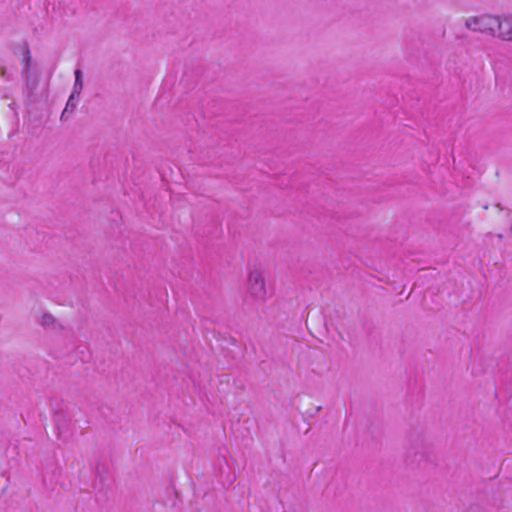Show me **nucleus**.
<instances>
[{"label": "nucleus", "instance_id": "nucleus-12", "mask_svg": "<svg viewBox=\"0 0 512 512\" xmlns=\"http://www.w3.org/2000/svg\"><path fill=\"white\" fill-rule=\"evenodd\" d=\"M321 410V406H318L316 409H315V413L319 412Z\"/></svg>", "mask_w": 512, "mask_h": 512}, {"label": "nucleus", "instance_id": "nucleus-4", "mask_svg": "<svg viewBox=\"0 0 512 512\" xmlns=\"http://www.w3.org/2000/svg\"><path fill=\"white\" fill-rule=\"evenodd\" d=\"M496 33L499 38L512 41V16L503 18L497 16Z\"/></svg>", "mask_w": 512, "mask_h": 512}, {"label": "nucleus", "instance_id": "nucleus-9", "mask_svg": "<svg viewBox=\"0 0 512 512\" xmlns=\"http://www.w3.org/2000/svg\"><path fill=\"white\" fill-rule=\"evenodd\" d=\"M74 75H75V82H74L72 94L79 96L83 89V74L80 69H76L74 72Z\"/></svg>", "mask_w": 512, "mask_h": 512}, {"label": "nucleus", "instance_id": "nucleus-3", "mask_svg": "<svg viewBox=\"0 0 512 512\" xmlns=\"http://www.w3.org/2000/svg\"><path fill=\"white\" fill-rule=\"evenodd\" d=\"M248 292L255 299H264L266 296L265 280L262 274L255 270L250 272L248 276Z\"/></svg>", "mask_w": 512, "mask_h": 512}, {"label": "nucleus", "instance_id": "nucleus-11", "mask_svg": "<svg viewBox=\"0 0 512 512\" xmlns=\"http://www.w3.org/2000/svg\"><path fill=\"white\" fill-rule=\"evenodd\" d=\"M0 73H1L2 77L6 78V80H10V75L8 74V72H7L5 67H1L0 68Z\"/></svg>", "mask_w": 512, "mask_h": 512}, {"label": "nucleus", "instance_id": "nucleus-7", "mask_svg": "<svg viewBox=\"0 0 512 512\" xmlns=\"http://www.w3.org/2000/svg\"><path fill=\"white\" fill-rule=\"evenodd\" d=\"M79 102V96L72 94L69 96L66 106L61 114V120L64 121L67 119L68 114H72L75 108L77 107Z\"/></svg>", "mask_w": 512, "mask_h": 512}, {"label": "nucleus", "instance_id": "nucleus-8", "mask_svg": "<svg viewBox=\"0 0 512 512\" xmlns=\"http://www.w3.org/2000/svg\"><path fill=\"white\" fill-rule=\"evenodd\" d=\"M23 69L22 74H26L30 70L31 65V54L28 44L25 42L23 45V59H22Z\"/></svg>", "mask_w": 512, "mask_h": 512}, {"label": "nucleus", "instance_id": "nucleus-10", "mask_svg": "<svg viewBox=\"0 0 512 512\" xmlns=\"http://www.w3.org/2000/svg\"><path fill=\"white\" fill-rule=\"evenodd\" d=\"M41 325L44 327V328H52V329H55V325L57 323V320L56 318L50 314V313H44L41 317V321H40Z\"/></svg>", "mask_w": 512, "mask_h": 512}, {"label": "nucleus", "instance_id": "nucleus-2", "mask_svg": "<svg viewBox=\"0 0 512 512\" xmlns=\"http://www.w3.org/2000/svg\"><path fill=\"white\" fill-rule=\"evenodd\" d=\"M496 20L497 16L481 15L468 18L465 25L468 29L475 32L496 35Z\"/></svg>", "mask_w": 512, "mask_h": 512}, {"label": "nucleus", "instance_id": "nucleus-5", "mask_svg": "<svg viewBox=\"0 0 512 512\" xmlns=\"http://www.w3.org/2000/svg\"><path fill=\"white\" fill-rule=\"evenodd\" d=\"M406 457L411 460V463H420L425 459L426 454L422 440L418 439L414 445H411L407 450Z\"/></svg>", "mask_w": 512, "mask_h": 512}, {"label": "nucleus", "instance_id": "nucleus-6", "mask_svg": "<svg viewBox=\"0 0 512 512\" xmlns=\"http://www.w3.org/2000/svg\"><path fill=\"white\" fill-rule=\"evenodd\" d=\"M22 77L24 78V92L29 97L33 96L38 87L37 76L27 72L26 74H22Z\"/></svg>", "mask_w": 512, "mask_h": 512}, {"label": "nucleus", "instance_id": "nucleus-1", "mask_svg": "<svg viewBox=\"0 0 512 512\" xmlns=\"http://www.w3.org/2000/svg\"><path fill=\"white\" fill-rule=\"evenodd\" d=\"M53 421L57 438L63 443H67L73 435L71 418L62 408H59L54 412Z\"/></svg>", "mask_w": 512, "mask_h": 512}]
</instances>
